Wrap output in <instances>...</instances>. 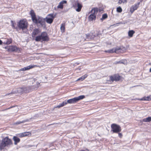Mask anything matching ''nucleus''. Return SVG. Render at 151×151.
Returning a JSON list of instances; mask_svg holds the SVG:
<instances>
[{"label":"nucleus","mask_w":151,"mask_h":151,"mask_svg":"<svg viewBox=\"0 0 151 151\" xmlns=\"http://www.w3.org/2000/svg\"><path fill=\"white\" fill-rule=\"evenodd\" d=\"M121 78V76L117 74H116L113 76H110V79L112 81H119L120 80Z\"/></svg>","instance_id":"6e6552de"},{"label":"nucleus","mask_w":151,"mask_h":151,"mask_svg":"<svg viewBox=\"0 0 151 151\" xmlns=\"http://www.w3.org/2000/svg\"><path fill=\"white\" fill-rule=\"evenodd\" d=\"M119 136L121 138L122 137V134L121 133H119L118 134Z\"/></svg>","instance_id":"58836bf2"},{"label":"nucleus","mask_w":151,"mask_h":151,"mask_svg":"<svg viewBox=\"0 0 151 151\" xmlns=\"http://www.w3.org/2000/svg\"><path fill=\"white\" fill-rule=\"evenodd\" d=\"M33 21L34 23L36 24L37 26L39 27H44L45 26V20L42 17L37 16Z\"/></svg>","instance_id":"f03ea898"},{"label":"nucleus","mask_w":151,"mask_h":151,"mask_svg":"<svg viewBox=\"0 0 151 151\" xmlns=\"http://www.w3.org/2000/svg\"><path fill=\"white\" fill-rule=\"evenodd\" d=\"M12 145V142L11 139L8 137L3 138L0 141V150H2L5 147H9Z\"/></svg>","instance_id":"f257e3e1"},{"label":"nucleus","mask_w":151,"mask_h":151,"mask_svg":"<svg viewBox=\"0 0 151 151\" xmlns=\"http://www.w3.org/2000/svg\"><path fill=\"white\" fill-rule=\"evenodd\" d=\"M150 72H151V68L150 69Z\"/></svg>","instance_id":"a19ab883"},{"label":"nucleus","mask_w":151,"mask_h":151,"mask_svg":"<svg viewBox=\"0 0 151 151\" xmlns=\"http://www.w3.org/2000/svg\"><path fill=\"white\" fill-rule=\"evenodd\" d=\"M12 42V40L11 39H8L6 41V42H4V44H7V45H9Z\"/></svg>","instance_id":"f704fd0d"},{"label":"nucleus","mask_w":151,"mask_h":151,"mask_svg":"<svg viewBox=\"0 0 151 151\" xmlns=\"http://www.w3.org/2000/svg\"><path fill=\"white\" fill-rule=\"evenodd\" d=\"M28 121H29V120L28 119H27L26 120H24L22 121H19V122H17L15 123V124H19L21 123H23L25 122H28Z\"/></svg>","instance_id":"c756f323"},{"label":"nucleus","mask_w":151,"mask_h":151,"mask_svg":"<svg viewBox=\"0 0 151 151\" xmlns=\"http://www.w3.org/2000/svg\"><path fill=\"white\" fill-rule=\"evenodd\" d=\"M98 11V9L97 8H94L92 9L91 11V14L95 15L97 14Z\"/></svg>","instance_id":"5701e85b"},{"label":"nucleus","mask_w":151,"mask_h":151,"mask_svg":"<svg viewBox=\"0 0 151 151\" xmlns=\"http://www.w3.org/2000/svg\"><path fill=\"white\" fill-rule=\"evenodd\" d=\"M151 100V98L150 96H147L146 97H143L141 99V100L150 101Z\"/></svg>","instance_id":"2f4dec72"},{"label":"nucleus","mask_w":151,"mask_h":151,"mask_svg":"<svg viewBox=\"0 0 151 151\" xmlns=\"http://www.w3.org/2000/svg\"><path fill=\"white\" fill-rule=\"evenodd\" d=\"M2 43V42L1 40H0V45H1Z\"/></svg>","instance_id":"ea45409f"},{"label":"nucleus","mask_w":151,"mask_h":151,"mask_svg":"<svg viewBox=\"0 0 151 151\" xmlns=\"http://www.w3.org/2000/svg\"><path fill=\"white\" fill-rule=\"evenodd\" d=\"M30 133L29 132H26L22 133L21 134H19V137H22L26 136L28 135Z\"/></svg>","instance_id":"b1692460"},{"label":"nucleus","mask_w":151,"mask_h":151,"mask_svg":"<svg viewBox=\"0 0 151 151\" xmlns=\"http://www.w3.org/2000/svg\"><path fill=\"white\" fill-rule=\"evenodd\" d=\"M105 52L109 53H113L114 52V48H113L111 49H110L109 50H105Z\"/></svg>","instance_id":"7c9ffc66"},{"label":"nucleus","mask_w":151,"mask_h":151,"mask_svg":"<svg viewBox=\"0 0 151 151\" xmlns=\"http://www.w3.org/2000/svg\"><path fill=\"white\" fill-rule=\"evenodd\" d=\"M49 40L47 34L45 32H42L40 35L36 36L35 40L36 41H48Z\"/></svg>","instance_id":"7ed1b4c3"},{"label":"nucleus","mask_w":151,"mask_h":151,"mask_svg":"<svg viewBox=\"0 0 151 151\" xmlns=\"http://www.w3.org/2000/svg\"><path fill=\"white\" fill-rule=\"evenodd\" d=\"M114 64H123L124 65H127V61L126 59H123L119 61H116L114 63Z\"/></svg>","instance_id":"ddd939ff"},{"label":"nucleus","mask_w":151,"mask_h":151,"mask_svg":"<svg viewBox=\"0 0 151 151\" xmlns=\"http://www.w3.org/2000/svg\"><path fill=\"white\" fill-rule=\"evenodd\" d=\"M99 11L100 12H101V11L100 10H99Z\"/></svg>","instance_id":"79ce46f5"},{"label":"nucleus","mask_w":151,"mask_h":151,"mask_svg":"<svg viewBox=\"0 0 151 151\" xmlns=\"http://www.w3.org/2000/svg\"><path fill=\"white\" fill-rule=\"evenodd\" d=\"M8 50L9 51H16L17 50V48L16 46H11L8 47Z\"/></svg>","instance_id":"2eb2a0df"},{"label":"nucleus","mask_w":151,"mask_h":151,"mask_svg":"<svg viewBox=\"0 0 151 151\" xmlns=\"http://www.w3.org/2000/svg\"><path fill=\"white\" fill-rule=\"evenodd\" d=\"M122 10L121 7H120V6H119L117 8L116 11L117 12L121 13L122 12Z\"/></svg>","instance_id":"e433bc0d"},{"label":"nucleus","mask_w":151,"mask_h":151,"mask_svg":"<svg viewBox=\"0 0 151 151\" xmlns=\"http://www.w3.org/2000/svg\"><path fill=\"white\" fill-rule=\"evenodd\" d=\"M37 66L36 65H30L27 66L26 67H25L22 68H21L20 69V71H25L26 70H29L30 69L32 68L35 67H37Z\"/></svg>","instance_id":"9d476101"},{"label":"nucleus","mask_w":151,"mask_h":151,"mask_svg":"<svg viewBox=\"0 0 151 151\" xmlns=\"http://www.w3.org/2000/svg\"><path fill=\"white\" fill-rule=\"evenodd\" d=\"M73 6L75 8L76 11L78 12H79L81 11L82 7V5L78 1L75 2Z\"/></svg>","instance_id":"0eeeda50"},{"label":"nucleus","mask_w":151,"mask_h":151,"mask_svg":"<svg viewBox=\"0 0 151 151\" xmlns=\"http://www.w3.org/2000/svg\"><path fill=\"white\" fill-rule=\"evenodd\" d=\"M127 2V0H119L118 3L119 4H121L122 3L124 4L126 3Z\"/></svg>","instance_id":"473e14b6"},{"label":"nucleus","mask_w":151,"mask_h":151,"mask_svg":"<svg viewBox=\"0 0 151 151\" xmlns=\"http://www.w3.org/2000/svg\"><path fill=\"white\" fill-rule=\"evenodd\" d=\"M135 33V31L133 30H129L128 32V36L131 37H132L133 35Z\"/></svg>","instance_id":"393cba45"},{"label":"nucleus","mask_w":151,"mask_h":151,"mask_svg":"<svg viewBox=\"0 0 151 151\" xmlns=\"http://www.w3.org/2000/svg\"><path fill=\"white\" fill-rule=\"evenodd\" d=\"M67 104V101H63L61 104L58 105L56 107L60 108L61 107L64 106V105H66Z\"/></svg>","instance_id":"a878e982"},{"label":"nucleus","mask_w":151,"mask_h":151,"mask_svg":"<svg viewBox=\"0 0 151 151\" xmlns=\"http://www.w3.org/2000/svg\"><path fill=\"white\" fill-rule=\"evenodd\" d=\"M67 1L65 0H63L60 2L57 7L58 9H63V4L67 3Z\"/></svg>","instance_id":"f8f14e48"},{"label":"nucleus","mask_w":151,"mask_h":151,"mask_svg":"<svg viewBox=\"0 0 151 151\" xmlns=\"http://www.w3.org/2000/svg\"><path fill=\"white\" fill-rule=\"evenodd\" d=\"M30 14L31 16L32 19V21L37 17L36 16L35 14L34 13V11L32 10H31L30 12Z\"/></svg>","instance_id":"aec40b11"},{"label":"nucleus","mask_w":151,"mask_h":151,"mask_svg":"<svg viewBox=\"0 0 151 151\" xmlns=\"http://www.w3.org/2000/svg\"><path fill=\"white\" fill-rule=\"evenodd\" d=\"M11 23H12V27L13 28H15V26H14V24L13 23V21H11Z\"/></svg>","instance_id":"4c0bfd02"},{"label":"nucleus","mask_w":151,"mask_h":151,"mask_svg":"<svg viewBox=\"0 0 151 151\" xmlns=\"http://www.w3.org/2000/svg\"><path fill=\"white\" fill-rule=\"evenodd\" d=\"M56 14L54 15L53 14H51L48 15V17L46 18V22L47 23L49 24L52 23L53 21L54 18L55 17Z\"/></svg>","instance_id":"423d86ee"},{"label":"nucleus","mask_w":151,"mask_h":151,"mask_svg":"<svg viewBox=\"0 0 151 151\" xmlns=\"http://www.w3.org/2000/svg\"><path fill=\"white\" fill-rule=\"evenodd\" d=\"M40 31L38 29H34L32 33V36L33 37H35V36L38 35L39 33L40 32Z\"/></svg>","instance_id":"4468645a"},{"label":"nucleus","mask_w":151,"mask_h":151,"mask_svg":"<svg viewBox=\"0 0 151 151\" xmlns=\"http://www.w3.org/2000/svg\"><path fill=\"white\" fill-rule=\"evenodd\" d=\"M142 121L144 122H149L151 121V117H148L143 119Z\"/></svg>","instance_id":"bb28decb"},{"label":"nucleus","mask_w":151,"mask_h":151,"mask_svg":"<svg viewBox=\"0 0 151 151\" xmlns=\"http://www.w3.org/2000/svg\"><path fill=\"white\" fill-rule=\"evenodd\" d=\"M24 93H28L30 90V87L28 86L26 87H23Z\"/></svg>","instance_id":"4be33fe9"},{"label":"nucleus","mask_w":151,"mask_h":151,"mask_svg":"<svg viewBox=\"0 0 151 151\" xmlns=\"http://www.w3.org/2000/svg\"><path fill=\"white\" fill-rule=\"evenodd\" d=\"M86 39L89 40L90 39H93L94 38L95 36L93 33H90L89 34H86Z\"/></svg>","instance_id":"f3484780"},{"label":"nucleus","mask_w":151,"mask_h":151,"mask_svg":"<svg viewBox=\"0 0 151 151\" xmlns=\"http://www.w3.org/2000/svg\"><path fill=\"white\" fill-rule=\"evenodd\" d=\"M18 26L20 29L22 30H27V22L24 20H21L18 23Z\"/></svg>","instance_id":"20e7f679"},{"label":"nucleus","mask_w":151,"mask_h":151,"mask_svg":"<svg viewBox=\"0 0 151 151\" xmlns=\"http://www.w3.org/2000/svg\"><path fill=\"white\" fill-rule=\"evenodd\" d=\"M67 103L70 104H74L77 102L76 97L68 100L67 101Z\"/></svg>","instance_id":"dca6fc26"},{"label":"nucleus","mask_w":151,"mask_h":151,"mask_svg":"<svg viewBox=\"0 0 151 151\" xmlns=\"http://www.w3.org/2000/svg\"><path fill=\"white\" fill-rule=\"evenodd\" d=\"M13 139L14 141V144L15 145H17L20 141L19 138L15 136L13 137Z\"/></svg>","instance_id":"6ab92c4d"},{"label":"nucleus","mask_w":151,"mask_h":151,"mask_svg":"<svg viewBox=\"0 0 151 151\" xmlns=\"http://www.w3.org/2000/svg\"><path fill=\"white\" fill-rule=\"evenodd\" d=\"M107 17V15L106 14H105L102 15V18L101 19L103 20L104 19H105Z\"/></svg>","instance_id":"c9c22d12"},{"label":"nucleus","mask_w":151,"mask_h":151,"mask_svg":"<svg viewBox=\"0 0 151 151\" xmlns=\"http://www.w3.org/2000/svg\"><path fill=\"white\" fill-rule=\"evenodd\" d=\"M85 96L84 95L80 96L77 97H76L77 102L80 100L83 99L85 98Z\"/></svg>","instance_id":"cd10ccee"},{"label":"nucleus","mask_w":151,"mask_h":151,"mask_svg":"<svg viewBox=\"0 0 151 151\" xmlns=\"http://www.w3.org/2000/svg\"><path fill=\"white\" fill-rule=\"evenodd\" d=\"M96 18L95 15L91 14L88 17V19L89 21H92L93 20H95Z\"/></svg>","instance_id":"412c9836"},{"label":"nucleus","mask_w":151,"mask_h":151,"mask_svg":"<svg viewBox=\"0 0 151 151\" xmlns=\"http://www.w3.org/2000/svg\"><path fill=\"white\" fill-rule=\"evenodd\" d=\"M125 50L124 48H121V47H118L114 48V52L117 54L123 53L124 52Z\"/></svg>","instance_id":"1a4fd4ad"},{"label":"nucleus","mask_w":151,"mask_h":151,"mask_svg":"<svg viewBox=\"0 0 151 151\" xmlns=\"http://www.w3.org/2000/svg\"><path fill=\"white\" fill-rule=\"evenodd\" d=\"M24 93L23 87L21 88H19L17 89L14 92L12 91L11 93L8 94L7 95L9 94H14L15 93Z\"/></svg>","instance_id":"9b49d317"},{"label":"nucleus","mask_w":151,"mask_h":151,"mask_svg":"<svg viewBox=\"0 0 151 151\" xmlns=\"http://www.w3.org/2000/svg\"><path fill=\"white\" fill-rule=\"evenodd\" d=\"M111 128L113 133H118L121 131V127L119 125L115 124L111 125Z\"/></svg>","instance_id":"39448f33"},{"label":"nucleus","mask_w":151,"mask_h":151,"mask_svg":"<svg viewBox=\"0 0 151 151\" xmlns=\"http://www.w3.org/2000/svg\"><path fill=\"white\" fill-rule=\"evenodd\" d=\"M65 24H61V25L60 27V29L61 30V31H63V32L65 31Z\"/></svg>","instance_id":"72a5a7b5"},{"label":"nucleus","mask_w":151,"mask_h":151,"mask_svg":"<svg viewBox=\"0 0 151 151\" xmlns=\"http://www.w3.org/2000/svg\"><path fill=\"white\" fill-rule=\"evenodd\" d=\"M87 77V76L86 75H84L83 76H82L80 78H78L77 80V81H78L79 80H81V81H82L83 80H84Z\"/></svg>","instance_id":"c85d7f7f"},{"label":"nucleus","mask_w":151,"mask_h":151,"mask_svg":"<svg viewBox=\"0 0 151 151\" xmlns=\"http://www.w3.org/2000/svg\"><path fill=\"white\" fill-rule=\"evenodd\" d=\"M139 4L140 3H139L137 4H136L132 6V9L130 10V12L131 13H133L134 10L137 9Z\"/></svg>","instance_id":"a211bd4d"},{"label":"nucleus","mask_w":151,"mask_h":151,"mask_svg":"<svg viewBox=\"0 0 151 151\" xmlns=\"http://www.w3.org/2000/svg\"><path fill=\"white\" fill-rule=\"evenodd\" d=\"M10 108H9L8 109H9Z\"/></svg>","instance_id":"37998d69"}]
</instances>
